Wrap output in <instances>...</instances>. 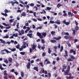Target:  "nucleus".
Instances as JSON below:
<instances>
[{"label":"nucleus","mask_w":79,"mask_h":79,"mask_svg":"<svg viewBox=\"0 0 79 79\" xmlns=\"http://www.w3.org/2000/svg\"><path fill=\"white\" fill-rule=\"evenodd\" d=\"M70 68H71L70 66L69 65H68L67 67V70H66L64 73V75L66 76L67 75V76H68V75H69V74H68V73H69V71H70Z\"/></svg>","instance_id":"f257e3e1"},{"label":"nucleus","mask_w":79,"mask_h":79,"mask_svg":"<svg viewBox=\"0 0 79 79\" xmlns=\"http://www.w3.org/2000/svg\"><path fill=\"white\" fill-rule=\"evenodd\" d=\"M37 35L39 36V37L41 39H44V37L43 35H41V33H39V32H37Z\"/></svg>","instance_id":"f03ea898"},{"label":"nucleus","mask_w":79,"mask_h":79,"mask_svg":"<svg viewBox=\"0 0 79 79\" xmlns=\"http://www.w3.org/2000/svg\"><path fill=\"white\" fill-rule=\"evenodd\" d=\"M61 39V36H59L58 38L54 37L52 38L53 40H59Z\"/></svg>","instance_id":"7ed1b4c3"},{"label":"nucleus","mask_w":79,"mask_h":79,"mask_svg":"<svg viewBox=\"0 0 79 79\" xmlns=\"http://www.w3.org/2000/svg\"><path fill=\"white\" fill-rule=\"evenodd\" d=\"M63 69L62 70V72H64V69H66L67 68V66L65 65L64 64L62 66Z\"/></svg>","instance_id":"20e7f679"},{"label":"nucleus","mask_w":79,"mask_h":79,"mask_svg":"<svg viewBox=\"0 0 79 79\" xmlns=\"http://www.w3.org/2000/svg\"><path fill=\"white\" fill-rule=\"evenodd\" d=\"M70 53H73V55H76V51H74V50L72 49H71L69 51Z\"/></svg>","instance_id":"39448f33"},{"label":"nucleus","mask_w":79,"mask_h":79,"mask_svg":"<svg viewBox=\"0 0 79 79\" xmlns=\"http://www.w3.org/2000/svg\"><path fill=\"white\" fill-rule=\"evenodd\" d=\"M27 36L29 37L30 38H32V33H28L27 34Z\"/></svg>","instance_id":"423d86ee"},{"label":"nucleus","mask_w":79,"mask_h":79,"mask_svg":"<svg viewBox=\"0 0 79 79\" xmlns=\"http://www.w3.org/2000/svg\"><path fill=\"white\" fill-rule=\"evenodd\" d=\"M55 23L57 24H61V23H60V20H56V22H55Z\"/></svg>","instance_id":"0eeeda50"},{"label":"nucleus","mask_w":79,"mask_h":79,"mask_svg":"<svg viewBox=\"0 0 79 79\" xmlns=\"http://www.w3.org/2000/svg\"><path fill=\"white\" fill-rule=\"evenodd\" d=\"M65 55L64 56V57H66V56H68V51L65 50Z\"/></svg>","instance_id":"6e6552de"},{"label":"nucleus","mask_w":79,"mask_h":79,"mask_svg":"<svg viewBox=\"0 0 79 79\" xmlns=\"http://www.w3.org/2000/svg\"><path fill=\"white\" fill-rule=\"evenodd\" d=\"M36 47H37V45H35V44L34 43L33 44V47L32 48L33 50H34V49H35V48H36Z\"/></svg>","instance_id":"1a4fd4ad"},{"label":"nucleus","mask_w":79,"mask_h":79,"mask_svg":"<svg viewBox=\"0 0 79 79\" xmlns=\"http://www.w3.org/2000/svg\"><path fill=\"white\" fill-rule=\"evenodd\" d=\"M34 70H35L36 71H39V69H38V67H34Z\"/></svg>","instance_id":"9d476101"},{"label":"nucleus","mask_w":79,"mask_h":79,"mask_svg":"<svg viewBox=\"0 0 79 79\" xmlns=\"http://www.w3.org/2000/svg\"><path fill=\"white\" fill-rule=\"evenodd\" d=\"M60 6H62V4H61L60 3H59L57 6V8H59Z\"/></svg>","instance_id":"9b49d317"},{"label":"nucleus","mask_w":79,"mask_h":79,"mask_svg":"<svg viewBox=\"0 0 79 79\" xmlns=\"http://www.w3.org/2000/svg\"><path fill=\"white\" fill-rule=\"evenodd\" d=\"M42 35H43V36L44 37H45V36H46V35H47V33L46 32H43L42 33Z\"/></svg>","instance_id":"f8f14e48"},{"label":"nucleus","mask_w":79,"mask_h":79,"mask_svg":"<svg viewBox=\"0 0 79 79\" xmlns=\"http://www.w3.org/2000/svg\"><path fill=\"white\" fill-rule=\"evenodd\" d=\"M50 42L52 43H56V40H50Z\"/></svg>","instance_id":"ddd939ff"},{"label":"nucleus","mask_w":79,"mask_h":79,"mask_svg":"<svg viewBox=\"0 0 79 79\" xmlns=\"http://www.w3.org/2000/svg\"><path fill=\"white\" fill-rule=\"evenodd\" d=\"M21 76L22 77H24V72L23 71H22L21 72Z\"/></svg>","instance_id":"4468645a"},{"label":"nucleus","mask_w":79,"mask_h":79,"mask_svg":"<svg viewBox=\"0 0 79 79\" xmlns=\"http://www.w3.org/2000/svg\"><path fill=\"white\" fill-rule=\"evenodd\" d=\"M68 15L69 16H73V14L71 13V11L69 12H68Z\"/></svg>","instance_id":"2eb2a0df"},{"label":"nucleus","mask_w":79,"mask_h":79,"mask_svg":"<svg viewBox=\"0 0 79 79\" xmlns=\"http://www.w3.org/2000/svg\"><path fill=\"white\" fill-rule=\"evenodd\" d=\"M12 35L15 37H18V34L17 33H15H15H14L12 34Z\"/></svg>","instance_id":"dca6fc26"},{"label":"nucleus","mask_w":79,"mask_h":79,"mask_svg":"<svg viewBox=\"0 0 79 79\" xmlns=\"http://www.w3.org/2000/svg\"><path fill=\"white\" fill-rule=\"evenodd\" d=\"M21 15L23 16H26V13L23 12L22 14H21Z\"/></svg>","instance_id":"f3484780"},{"label":"nucleus","mask_w":79,"mask_h":79,"mask_svg":"<svg viewBox=\"0 0 79 79\" xmlns=\"http://www.w3.org/2000/svg\"><path fill=\"white\" fill-rule=\"evenodd\" d=\"M69 78L71 79H73L74 78V77H71V73H69Z\"/></svg>","instance_id":"a211bd4d"},{"label":"nucleus","mask_w":79,"mask_h":79,"mask_svg":"<svg viewBox=\"0 0 79 79\" xmlns=\"http://www.w3.org/2000/svg\"><path fill=\"white\" fill-rule=\"evenodd\" d=\"M45 44H44L43 45V46L41 47V49L42 50H44L45 49Z\"/></svg>","instance_id":"6ab92c4d"},{"label":"nucleus","mask_w":79,"mask_h":79,"mask_svg":"<svg viewBox=\"0 0 79 79\" xmlns=\"http://www.w3.org/2000/svg\"><path fill=\"white\" fill-rule=\"evenodd\" d=\"M52 52V51L50 50V48H48V53L50 54Z\"/></svg>","instance_id":"aec40b11"},{"label":"nucleus","mask_w":79,"mask_h":79,"mask_svg":"<svg viewBox=\"0 0 79 79\" xmlns=\"http://www.w3.org/2000/svg\"><path fill=\"white\" fill-rule=\"evenodd\" d=\"M8 60L9 62H12V61H13V60L12 59V58L11 57H9L8 58Z\"/></svg>","instance_id":"412c9836"},{"label":"nucleus","mask_w":79,"mask_h":79,"mask_svg":"<svg viewBox=\"0 0 79 79\" xmlns=\"http://www.w3.org/2000/svg\"><path fill=\"white\" fill-rule=\"evenodd\" d=\"M70 58L71 59H73V60H75V57H74L73 56L71 55Z\"/></svg>","instance_id":"4be33fe9"},{"label":"nucleus","mask_w":79,"mask_h":79,"mask_svg":"<svg viewBox=\"0 0 79 79\" xmlns=\"http://www.w3.org/2000/svg\"><path fill=\"white\" fill-rule=\"evenodd\" d=\"M15 22H14V23L13 24V26H15V25L16 24V22H17V20L15 21Z\"/></svg>","instance_id":"5701e85b"},{"label":"nucleus","mask_w":79,"mask_h":79,"mask_svg":"<svg viewBox=\"0 0 79 79\" xmlns=\"http://www.w3.org/2000/svg\"><path fill=\"white\" fill-rule=\"evenodd\" d=\"M64 39H66V40H68V39H69V37L68 36H65L64 37Z\"/></svg>","instance_id":"b1692460"},{"label":"nucleus","mask_w":79,"mask_h":79,"mask_svg":"<svg viewBox=\"0 0 79 79\" xmlns=\"http://www.w3.org/2000/svg\"><path fill=\"white\" fill-rule=\"evenodd\" d=\"M20 54L22 55H25V54L26 53V52H21L20 53Z\"/></svg>","instance_id":"393cba45"},{"label":"nucleus","mask_w":79,"mask_h":79,"mask_svg":"<svg viewBox=\"0 0 79 79\" xmlns=\"http://www.w3.org/2000/svg\"><path fill=\"white\" fill-rule=\"evenodd\" d=\"M3 25H4V26H6V27H7L8 26H10V25L9 24H6L5 23H2Z\"/></svg>","instance_id":"a878e982"},{"label":"nucleus","mask_w":79,"mask_h":79,"mask_svg":"<svg viewBox=\"0 0 79 79\" xmlns=\"http://www.w3.org/2000/svg\"><path fill=\"white\" fill-rule=\"evenodd\" d=\"M73 61V59H71V58H69L67 60V61Z\"/></svg>","instance_id":"bb28decb"},{"label":"nucleus","mask_w":79,"mask_h":79,"mask_svg":"<svg viewBox=\"0 0 79 79\" xmlns=\"http://www.w3.org/2000/svg\"><path fill=\"white\" fill-rule=\"evenodd\" d=\"M4 51H5V52H6L7 53H9V51H8V50H7V49H4L2 50V52H4Z\"/></svg>","instance_id":"cd10ccee"},{"label":"nucleus","mask_w":79,"mask_h":79,"mask_svg":"<svg viewBox=\"0 0 79 79\" xmlns=\"http://www.w3.org/2000/svg\"><path fill=\"white\" fill-rule=\"evenodd\" d=\"M73 35H75L76 34V30H73Z\"/></svg>","instance_id":"c85d7f7f"},{"label":"nucleus","mask_w":79,"mask_h":79,"mask_svg":"<svg viewBox=\"0 0 79 79\" xmlns=\"http://www.w3.org/2000/svg\"><path fill=\"white\" fill-rule=\"evenodd\" d=\"M21 33L23 35V34H24V30H21Z\"/></svg>","instance_id":"c756f323"},{"label":"nucleus","mask_w":79,"mask_h":79,"mask_svg":"<svg viewBox=\"0 0 79 79\" xmlns=\"http://www.w3.org/2000/svg\"><path fill=\"white\" fill-rule=\"evenodd\" d=\"M19 47H20V45L19 44H18L16 46V48H17V49H19Z\"/></svg>","instance_id":"7c9ffc66"},{"label":"nucleus","mask_w":79,"mask_h":79,"mask_svg":"<svg viewBox=\"0 0 79 79\" xmlns=\"http://www.w3.org/2000/svg\"><path fill=\"white\" fill-rule=\"evenodd\" d=\"M79 27L78 26H76L75 27V29L76 30H79Z\"/></svg>","instance_id":"2f4dec72"},{"label":"nucleus","mask_w":79,"mask_h":79,"mask_svg":"<svg viewBox=\"0 0 79 79\" xmlns=\"http://www.w3.org/2000/svg\"><path fill=\"white\" fill-rule=\"evenodd\" d=\"M63 46H61V47L60 52H62V51H63Z\"/></svg>","instance_id":"473e14b6"},{"label":"nucleus","mask_w":79,"mask_h":79,"mask_svg":"<svg viewBox=\"0 0 79 79\" xmlns=\"http://www.w3.org/2000/svg\"><path fill=\"white\" fill-rule=\"evenodd\" d=\"M4 62L6 63V64H8V61L7 60H5L4 61Z\"/></svg>","instance_id":"72a5a7b5"},{"label":"nucleus","mask_w":79,"mask_h":79,"mask_svg":"<svg viewBox=\"0 0 79 79\" xmlns=\"http://www.w3.org/2000/svg\"><path fill=\"white\" fill-rule=\"evenodd\" d=\"M8 37H9V36L8 35H7L6 36H4L3 37V38H5V39H8Z\"/></svg>","instance_id":"f704fd0d"},{"label":"nucleus","mask_w":79,"mask_h":79,"mask_svg":"<svg viewBox=\"0 0 79 79\" xmlns=\"http://www.w3.org/2000/svg\"><path fill=\"white\" fill-rule=\"evenodd\" d=\"M46 8H47V10H51V9H52L51 8H50L49 7H47Z\"/></svg>","instance_id":"c9c22d12"},{"label":"nucleus","mask_w":79,"mask_h":79,"mask_svg":"<svg viewBox=\"0 0 79 79\" xmlns=\"http://www.w3.org/2000/svg\"><path fill=\"white\" fill-rule=\"evenodd\" d=\"M23 49H24V48L23 47H21V48H19V50L20 51H22V50H23Z\"/></svg>","instance_id":"e433bc0d"},{"label":"nucleus","mask_w":79,"mask_h":79,"mask_svg":"<svg viewBox=\"0 0 79 79\" xmlns=\"http://www.w3.org/2000/svg\"><path fill=\"white\" fill-rule=\"evenodd\" d=\"M0 69L1 70H3L4 68H2V65H0Z\"/></svg>","instance_id":"4c0bfd02"},{"label":"nucleus","mask_w":79,"mask_h":79,"mask_svg":"<svg viewBox=\"0 0 79 79\" xmlns=\"http://www.w3.org/2000/svg\"><path fill=\"white\" fill-rule=\"evenodd\" d=\"M10 3H11L12 5V6H14V5H15V2H11Z\"/></svg>","instance_id":"58836bf2"},{"label":"nucleus","mask_w":79,"mask_h":79,"mask_svg":"<svg viewBox=\"0 0 79 79\" xmlns=\"http://www.w3.org/2000/svg\"><path fill=\"white\" fill-rule=\"evenodd\" d=\"M51 34L52 35H53L54 34H55V31H52L51 32Z\"/></svg>","instance_id":"ea45409f"},{"label":"nucleus","mask_w":79,"mask_h":79,"mask_svg":"<svg viewBox=\"0 0 79 79\" xmlns=\"http://www.w3.org/2000/svg\"><path fill=\"white\" fill-rule=\"evenodd\" d=\"M50 23H51V24H54L55 23V22L54 21H52V20H50Z\"/></svg>","instance_id":"a19ab883"},{"label":"nucleus","mask_w":79,"mask_h":79,"mask_svg":"<svg viewBox=\"0 0 79 79\" xmlns=\"http://www.w3.org/2000/svg\"><path fill=\"white\" fill-rule=\"evenodd\" d=\"M42 28V26H40V27H39L36 28V29H41Z\"/></svg>","instance_id":"79ce46f5"},{"label":"nucleus","mask_w":79,"mask_h":79,"mask_svg":"<svg viewBox=\"0 0 79 79\" xmlns=\"http://www.w3.org/2000/svg\"><path fill=\"white\" fill-rule=\"evenodd\" d=\"M19 23H17V25H16V27H17V29L19 28Z\"/></svg>","instance_id":"37998d69"},{"label":"nucleus","mask_w":79,"mask_h":79,"mask_svg":"<svg viewBox=\"0 0 79 79\" xmlns=\"http://www.w3.org/2000/svg\"><path fill=\"white\" fill-rule=\"evenodd\" d=\"M30 6H34V4L33 3H31L30 5Z\"/></svg>","instance_id":"c03bdc74"},{"label":"nucleus","mask_w":79,"mask_h":79,"mask_svg":"<svg viewBox=\"0 0 79 79\" xmlns=\"http://www.w3.org/2000/svg\"><path fill=\"white\" fill-rule=\"evenodd\" d=\"M46 55V54H45V52H43L42 54L43 56H45V55Z\"/></svg>","instance_id":"a18cd8bd"},{"label":"nucleus","mask_w":79,"mask_h":79,"mask_svg":"<svg viewBox=\"0 0 79 79\" xmlns=\"http://www.w3.org/2000/svg\"><path fill=\"white\" fill-rule=\"evenodd\" d=\"M11 51L12 52H15V51H16V48H14V49H11Z\"/></svg>","instance_id":"49530a36"},{"label":"nucleus","mask_w":79,"mask_h":79,"mask_svg":"<svg viewBox=\"0 0 79 79\" xmlns=\"http://www.w3.org/2000/svg\"><path fill=\"white\" fill-rule=\"evenodd\" d=\"M77 41H78V40H77V39H75L74 40V43L75 44V43H76V42H77Z\"/></svg>","instance_id":"de8ad7c7"},{"label":"nucleus","mask_w":79,"mask_h":79,"mask_svg":"<svg viewBox=\"0 0 79 79\" xmlns=\"http://www.w3.org/2000/svg\"><path fill=\"white\" fill-rule=\"evenodd\" d=\"M21 11H22L20 10H18L17 11V13H21Z\"/></svg>","instance_id":"09e8293b"},{"label":"nucleus","mask_w":79,"mask_h":79,"mask_svg":"<svg viewBox=\"0 0 79 79\" xmlns=\"http://www.w3.org/2000/svg\"><path fill=\"white\" fill-rule=\"evenodd\" d=\"M41 42L43 44H45V41H44V39H41Z\"/></svg>","instance_id":"8fccbe9b"},{"label":"nucleus","mask_w":79,"mask_h":79,"mask_svg":"<svg viewBox=\"0 0 79 79\" xmlns=\"http://www.w3.org/2000/svg\"><path fill=\"white\" fill-rule=\"evenodd\" d=\"M48 76L49 77H51V73H48Z\"/></svg>","instance_id":"3c124183"},{"label":"nucleus","mask_w":79,"mask_h":79,"mask_svg":"<svg viewBox=\"0 0 79 79\" xmlns=\"http://www.w3.org/2000/svg\"><path fill=\"white\" fill-rule=\"evenodd\" d=\"M65 34L66 35H69V34L68 32H65Z\"/></svg>","instance_id":"603ef678"},{"label":"nucleus","mask_w":79,"mask_h":79,"mask_svg":"<svg viewBox=\"0 0 79 79\" xmlns=\"http://www.w3.org/2000/svg\"><path fill=\"white\" fill-rule=\"evenodd\" d=\"M70 23L67 22H66L65 24L67 26H68V25H69V24Z\"/></svg>","instance_id":"864d4df0"},{"label":"nucleus","mask_w":79,"mask_h":79,"mask_svg":"<svg viewBox=\"0 0 79 79\" xmlns=\"http://www.w3.org/2000/svg\"><path fill=\"white\" fill-rule=\"evenodd\" d=\"M25 25L26 26H29V23H27L25 24Z\"/></svg>","instance_id":"5fc2aeb1"},{"label":"nucleus","mask_w":79,"mask_h":79,"mask_svg":"<svg viewBox=\"0 0 79 79\" xmlns=\"http://www.w3.org/2000/svg\"><path fill=\"white\" fill-rule=\"evenodd\" d=\"M4 12L5 13H7L8 12V10L7 9H5V10H4Z\"/></svg>","instance_id":"6e6d98bb"},{"label":"nucleus","mask_w":79,"mask_h":79,"mask_svg":"<svg viewBox=\"0 0 79 79\" xmlns=\"http://www.w3.org/2000/svg\"><path fill=\"white\" fill-rule=\"evenodd\" d=\"M32 26L33 29H35V26L33 24L32 25Z\"/></svg>","instance_id":"4d7b16f0"},{"label":"nucleus","mask_w":79,"mask_h":79,"mask_svg":"<svg viewBox=\"0 0 79 79\" xmlns=\"http://www.w3.org/2000/svg\"><path fill=\"white\" fill-rule=\"evenodd\" d=\"M55 63H56V61H53L52 62L53 64V65H55Z\"/></svg>","instance_id":"13d9d810"},{"label":"nucleus","mask_w":79,"mask_h":79,"mask_svg":"<svg viewBox=\"0 0 79 79\" xmlns=\"http://www.w3.org/2000/svg\"><path fill=\"white\" fill-rule=\"evenodd\" d=\"M54 48L55 49H57V48H58V46H55L54 47Z\"/></svg>","instance_id":"bf43d9fd"},{"label":"nucleus","mask_w":79,"mask_h":79,"mask_svg":"<svg viewBox=\"0 0 79 79\" xmlns=\"http://www.w3.org/2000/svg\"><path fill=\"white\" fill-rule=\"evenodd\" d=\"M10 28H11V26H8L7 27H6V29H10Z\"/></svg>","instance_id":"052dcab7"},{"label":"nucleus","mask_w":79,"mask_h":79,"mask_svg":"<svg viewBox=\"0 0 79 79\" xmlns=\"http://www.w3.org/2000/svg\"><path fill=\"white\" fill-rule=\"evenodd\" d=\"M33 21H34V22H37V19H33Z\"/></svg>","instance_id":"680f3d73"},{"label":"nucleus","mask_w":79,"mask_h":79,"mask_svg":"<svg viewBox=\"0 0 79 79\" xmlns=\"http://www.w3.org/2000/svg\"><path fill=\"white\" fill-rule=\"evenodd\" d=\"M32 49L31 48H30V52L32 53Z\"/></svg>","instance_id":"e2e57ef3"},{"label":"nucleus","mask_w":79,"mask_h":79,"mask_svg":"<svg viewBox=\"0 0 79 79\" xmlns=\"http://www.w3.org/2000/svg\"><path fill=\"white\" fill-rule=\"evenodd\" d=\"M56 60L57 61H59L60 60V58H59V57H57Z\"/></svg>","instance_id":"0e129e2a"},{"label":"nucleus","mask_w":79,"mask_h":79,"mask_svg":"<svg viewBox=\"0 0 79 79\" xmlns=\"http://www.w3.org/2000/svg\"><path fill=\"white\" fill-rule=\"evenodd\" d=\"M75 23L76 24V26H77L78 25V23L77 22V21H76V20L75 21Z\"/></svg>","instance_id":"69168bd1"},{"label":"nucleus","mask_w":79,"mask_h":79,"mask_svg":"<svg viewBox=\"0 0 79 79\" xmlns=\"http://www.w3.org/2000/svg\"><path fill=\"white\" fill-rule=\"evenodd\" d=\"M75 23L76 24V26H77L78 25V23L77 22V21H76V20L75 21Z\"/></svg>","instance_id":"338daca9"},{"label":"nucleus","mask_w":79,"mask_h":79,"mask_svg":"<svg viewBox=\"0 0 79 79\" xmlns=\"http://www.w3.org/2000/svg\"><path fill=\"white\" fill-rule=\"evenodd\" d=\"M26 8L27 9H28V8H29V6L28 4L26 5Z\"/></svg>","instance_id":"774afa93"}]
</instances>
